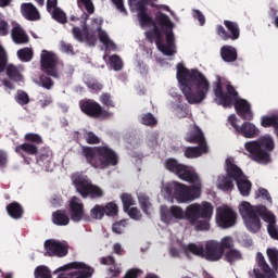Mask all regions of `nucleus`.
Wrapping results in <instances>:
<instances>
[{
  "mask_svg": "<svg viewBox=\"0 0 278 278\" xmlns=\"http://www.w3.org/2000/svg\"><path fill=\"white\" fill-rule=\"evenodd\" d=\"M151 3V0H129L131 12H137L139 23L146 30V36L150 42L155 40L156 47L164 55H175V34L173 28L175 24L164 13L156 14V23L147 14L144 5ZM160 25V27H157Z\"/></svg>",
  "mask_w": 278,
  "mask_h": 278,
  "instance_id": "nucleus-1",
  "label": "nucleus"
},
{
  "mask_svg": "<svg viewBox=\"0 0 278 278\" xmlns=\"http://www.w3.org/2000/svg\"><path fill=\"white\" fill-rule=\"evenodd\" d=\"M165 167L170 173H175L182 181L192 184L191 188L177 181L163 185L161 192L167 201L173 203V194L177 203H190V201H194L201 197V178L194 168L179 164L175 159L166 160Z\"/></svg>",
  "mask_w": 278,
  "mask_h": 278,
  "instance_id": "nucleus-2",
  "label": "nucleus"
},
{
  "mask_svg": "<svg viewBox=\"0 0 278 278\" xmlns=\"http://www.w3.org/2000/svg\"><path fill=\"white\" fill-rule=\"evenodd\" d=\"M177 79L185 99L190 105H199L207 99L210 80L197 70H188L182 64L177 65Z\"/></svg>",
  "mask_w": 278,
  "mask_h": 278,
  "instance_id": "nucleus-3",
  "label": "nucleus"
},
{
  "mask_svg": "<svg viewBox=\"0 0 278 278\" xmlns=\"http://www.w3.org/2000/svg\"><path fill=\"white\" fill-rule=\"evenodd\" d=\"M215 103L229 108L235 102V110L237 114L243 118V121H253V111H251V104L244 99H238V92L226 80L217 78L215 84Z\"/></svg>",
  "mask_w": 278,
  "mask_h": 278,
  "instance_id": "nucleus-4",
  "label": "nucleus"
},
{
  "mask_svg": "<svg viewBox=\"0 0 278 278\" xmlns=\"http://www.w3.org/2000/svg\"><path fill=\"white\" fill-rule=\"evenodd\" d=\"M84 155L92 168L105 170L118 164V154L108 146L84 149Z\"/></svg>",
  "mask_w": 278,
  "mask_h": 278,
  "instance_id": "nucleus-5",
  "label": "nucleus"
},
{
  "mask_svg": "<svg viewBox=\"0 0 278 278\" xmlns=\"http://www.w3.org/2000/svg\"><path fill=\"white\" fill-rule=\"evenodd\" d=\"M103 23V20L101 18H94L92 20L91 26L88 28L81 29L74 27L73 28V35L76 38V40H79V42H87L89 46H93L97 42L96 35L98 34L100 41L103 46L106 47V49H111L114 51L116 49V46L114 45V41L110 40V37L108 36V33L104 30H101V25Z\"/></svg>",
  "mask_w": 278,
  "mask_h": 278,
  "instance_id": "nucleus-6",
  "label": "nucleus"
},
{
  "mask_svg": "<svg viewBox=\"0 0 278 278\" xmlns=\"http://www.w3.org/2000/svg\"><path fill=\"white\" fill-rule=\"evenodd\" d=\"M214 216V206L210 202L192 203L187 206V220L198 231H207L210 220Z\"/></svg>",
  "mask_w": 278,
  "mask_h": 278,
  "instance_id": "nucleus-7",
  "label": "nucleus"
},
{
  "mask_svg": "<svg viewBox=\"0 0 278 278\" xmlns=\"http://www.w3.org/2000/svg\"><path fill=\"white\" fill-rule=\"evenodd\" d=\"M262 207H266L264 205L253 206L251 203L243 201L239 204V212L242 216L244 226L247 227L248 231L252 233H257L262 229V220L266 215V213L262 212Z\"/></svg>",
  "mask_w": 278,
  "mask_h": 278,
  "instance_id": "nucleus-8",
  "label": "nucleus"
},
{
  "mask_svg": "<svg viewBox=\"0 0 278 278\" xmlns=\"http://www.w3.org/2000/svg\"><path fill=\"white\" fill-rule=\"evenodd\" d=\"M72 184L83 199H88V197L90 199H101L105 194V191L101 187L92 185L88 176L84 174H74L72 176Z\"/></svg>",
  "mask_w": 278,
  "mask_h": 278,
  "instance_id": "nucleus-9",
  "label": "nucleus"
},
{
  "mask_svg": "<svg viewBox=\"0 0 278 278\" xmlns=\"http://www.w3.org/2000/svg\"><path fill=\"white\" fill-rule=\"evenodd\" d=\"M226 173H228V176L232 177L233 181H236L241 197H249V194H251L253 184H251V180H249L244 173H242V169L236 165V160H233V157H228L226 160Z\"/></svg>",
  "mask_w": 278,
  "mask_h": 278,
  "instance_id": "nucleus-10",
  "label": "nucleus"
},
{
  "mask_svg": "<svg viewBox=\"0 0 278 278\" xmlns=\"http://www.w3.org/2000/svg\"><path fill=\"white\" fill-rule=\"evenodd\" d=\"M160 214L162 223L173 225L175 220H184L185 218L188 220V206L185 211L178 205H172L169 208L168 206H161Z\"/></svg>",
  "mask_w": 278,
  "mask_h": 278,
  "instance_id": "nucleus-11",
  "label": "nucleus"
},
{
  "mask_svg": "<svg viewBox=\"0 0 278 278\" xmlns=\"http://www.w3.org/2000/svg\"><path fill=\"white\" fill-rule=\"evenodd\" d=\"M216 224L222 229H229L236 225V212L227 205H222L216 210Z\"/></svg>",
  "mask_w": 278,
  "mask_h": 278,
  "instance_id": "nucleus-12",
  "label": "nucleus"
},
{
  "mask_svg": "<svg viewBox=\"0 0 278 278\" xmlns=\"http://www.w3.org/2000/svg\"><path fill=\"white\" fill-rule=\"evenodd\" d=\"M40 60L42 71L51 77H58V55L51 51L42 50Z\"/></svg>",
  "mask_w": 278,
  "mask_h": 278,
  "instance_id": "nucleus-13",
  "label": "nucleus"
},
{
  "mask_svg": "<svg viewBox=\"0 0 278 278\" xmlns=\"http://www.w3.org/2000/svg\"><path fill=\"white\" fill-rule=\"evenodd\" d=\"M244 149L249 156L260 164H268L270 162V154L262 151L257 140L248 141L244 143Z\"/></svg>",
  "mask_w": 278,
  "mask_h": 278,
  "instance_id": "nucleus-14",
  "label": "nucleus"
},
{
  "mask_svg": "<svg viewBox=\"0 0 278 278\" xmlns=\"http://www.w3.org/2000/svg\"><path fill=\"white\" fill-rule=\"evenodd\" d=\"M43 247L46 255L50 257H64L68 253V245L55 239L46 240Z\"/></svg>",
  "mask_w": 278,
  "mask_h": 278,
  "instance_id": "nucleus-15",
  "label": "nucleus"
},
{
  "mask_svg": "<svg viewBox=\"0 0 278 278\" xmlns=\"http://www.w3.org/2000/svg\"><path fill=\"white\" fill-rule=\"evenodd\" d=\"M225 255V250L220 248V242L216 240H208L204 248V258L208 262H218Z\"/></svg>",
  "mask_w": 278,
  "mask_h": 278,
  "instance_id": "nucleus-16",
  "label": "nucleus"
},
{
  "mask_svg": "<svg viewBox=\"0 0 278 278\" xmlns=\"http://www.w3.org/2000/svg\"><path fill=\"white\" fill-rule=\"evenodd\" d=\"M80 109L84 114H87V116H93L96 118H110V116H112V113L103 111L101 104L92 102L91 100L84 102L80 105Z\"/></svg>",
  "mask_w": 278,
  "mask_h": 278,
  "instance_id": "nucleus-17",
  "label": "nucleus"
},
{
  "mask_svg": "<svg viewBox=\"0 0 278 278\" xmlns=\"http://www.w3.org/2000/svg\"><path fill=\"white\" fill-rule=\"evenodd\" d=\"M70 215L74 223L84 220V217L86 216L84 213V203L77 197H74L70 200Z\"/></svg>",
  "mask_w": 278,
  "mask_h": 278,
  "instance_id": "nucleus-18",
  "label": "nucleus"
},
{
  "mask_svg": "<svg viewBox=\"0 0 278 278\" xmlns=\"http://www.w3.org/2000/svg\"><path fill=\"white\" fill-rule=\"evenodd\" d=\"M262 212L263 214H265L263 217L264 222L268 223L267 231L270 238H274V240H278V228L276 224L275 214H273V212L268 211V208L266 207H262Z\"/></svg>",
  "mask_w": 278,
  "mask_h": 278,
  "instance_id": "nucleus-19",
  "label": "nucleus"
},
{
  "mask_svg": "<svg viewBox=\"0 0 278 278\" xmlns=\"http://www.w3.org/2000/svg\"><path fill=\"white\" fill-rule=\"evenodd\" d=\"M256 262L263 271V274H257V270L254 269V274L256 278H277V275L270 267L267 265L266 260L262 253L256 254Z\"/></svg>",
  "mask_w": 278,
  "mask_h": 278,
  "instance_id": "nucleus-20",
  "label": "nucleus"
},
{
  "mask_svg": "<svg viewBox=\"0 0 278 278\" xmlns=\"http://www.w3.org/2000/svg\"><path fill=\"white\" fill-rule=\"evenodd\" d=\"M185 140L190 143L205 144V137L201 129L197 126H191L185 137Z\"/></svg>",
  "mask_w": 278,
  "mask_h": 278,
  "instance_id": "nucleus-21",
  "label": "nucleus"
},
{
  "mask_svg": "<svg viewBox=\"0 0 278 278\" xmlns=\"http://www.w3.org/2000/svg\"><path fill=\"white\" fill-rule=\"evenodd\" d=\"M12 40L15 45H27L29 42V36L21 25L16 24L11 31Z\"/></svg>",
  "mask_w": 278,
  "mask_h": 278,
  "instance_id": "nucleus-22",
  "label": "nucleus"
},
{
  "mask_svg": "<svg viewBox=\"0 0 278 278\" xmlns=\"http://www.w3.org/2000/svg\"><path fill=\"white\" fill-rule=\"evenodd\" d=\"M21 12L27 21H40V12L31 3H23L21 5Z\"/></svg>",
  "mask_w": 278,
  "mask_h": 278,
  "instance_id": "nucleus-23",
  "label": "nucleus"
},
{
  "mask_svg": "<svg viewBox=\"0 0 278 278\" xmlns=\"http://www.w3.org/2000/svg\"><path fill=\"white\" fill-rule=\"evenodd\" d=\"M180 249L186 253V255H197L198 257H204L205 248L199 243H180Z\"/></svg>",
  "mask_w": 278,
  "mask_h": 278,
  "instance_id": "nucleus-24",
  "label": "nucleus"
},
{
  "mask_svg": "<svg viewBox=\"0 0 278 278\" xmlns=\"http://www.w3.org/2000/svg\"><path fill=\"white\" fill-rule=\"evenodd\" d=\"M238 134H241L243 138H256V136H260V128L251 122H244Z\"/></svg>",
  "mask_w": 278,
  "mask_h": 278,
  "instance_id": "nucleus-25",
  "label": "nucleus"
},
{
  "mask_svg": "<svg viewBox=\"0 0 278 278\" xmlns=\"http://www.w3.org/2000/svg\"><path fill=\"white\" fill-rule=\"evenodd\" d=\"M210 149L206 143H199V147H189L185 151V155L189 159L201 157L204 153H207Z\"/></svg>",
  "mask_w": 278,
  "mask_h": 278,
  "instance_id": "nucleus-26",
  "label": "nucleus"
},
{
  "mask_svg": "<svg viewBox=\"0 0 278 278\" xmlns=\"http://www.w3.org/2000/svg\"><path fill=\"white\" fill-rule=\"evenodd\" d=\"M101 264H103L104 266H111L109 268L110 278L118 277V275H121V267L116 266V262L114 261V257L112 256L103 257L101 260Z\"/></svg>",
  "mask_w": 278,
  "mask_h": 278,
  "instance_id": "nucleus-27",
  "label": "nucleus"
},
{
  "mask_svg": "<svg viewBox=\"0 0 278 278\" xmlns=\"http://www.w3.org/2000/svg\"><path fill=\"white\" fill-rule=\"evenodd\" d=\"M216 186L218 190H233V177L229 176V173L226 176H219Z\"/></svg>",
  "mask_w": 278,
  "mask_h": 278,
  "instance_id": "nucleus-28",
  "label": "nucleus"
},
{
  "mask_svg": "<svg viewBox=\"0 0 278 278\" xmlns=\"http://www.w3.org/2000/svg\"><path fill=\"white\" fill-rule=\"evenodd\" d=\"M220 55L224 62H236L238 58V53L236 52V48L231 46H224L220 50Z\"/></svg>",
  "mask_w": 278,
  "mask_h": 278,
  "instance_id": "nucleus-29",
  "label": "nucleus"
},
{
  "mask_svg": "<svg viewBox=\"0 0 278 278\" xmlns=\"http://www.w3.org/2000/svg\"><path fill=\"white\" fill-rule=\"evenodd\" d=\"M257 142L261 147V151L268 153L275 149V141L271 136L265 135L257 139Z\"/></svg>",
  "mask_w": 278,
  "mask_h": 278,
  "instance_id": "nucleus-30",
  "label": "nucleus"
},
{
  "mask_svg": "<svg viewBox=\"0 0 278 278\" xmlns=\"http://www.w3.org/2000/svg\"><path fill=\"white\" fill-rule=\"evenodd\" d=\"M138 201L144 214L149 215L151 214V212H153V204H151V201L149 200V195L144 193H138Z\"/></svg>",
  "mask_w": 278,
  "mask_h": 278,
  "instance_id": "nucleus-31",
  "label": "nucleus"
},
{
  "mask_svg": "<svg viewBox=\"0 0 278 278\" xmlns=\"http://www.w3.org/2000/svg\"><path fill=\"white\" fill-rule=\"evenodd\" d=\"M52 220L54 225H59L61 227H64L71 223V218H68V215H66V212L64 211H56L53 213Z\"/></svg>",
  "mask_w": 278,
  "mask_h": 278,
  "instance_id": "nucleus-32",
  "label": "nucleus"
},
{
  "mask_svg": "<svg viewBox=\"0 0 278 278\" xmlns=\"http://www.w3.org/2000/svg\"><path fill=\"white\" fill-rule=\"evenodd\" d=\"M7 212L11 218H21L23 216V207L21 204L13 202L7 206Z\"/></svg>",
  "mask_w": 278,
  "mask_h": 278,
  "instance_id": "nucleus-33",
  "label": "nucleus"
},
{
  "mask_svg": "<svg viewBox=\"0 0 278 278\" xmlns=\"http://www.w3.org/2000/svg\"><path fill=\"white\" fill-rule=\"evenodd\" d=\"M24 153H28V155H36L38 153V148L30 143H23L15 148V153L23 155Z\"/></svg>",
  "mask_w": 278,
  "mask_h": 278,
  "instance_id": "nucleus-34",
  "label": "nucleus"
},
{
  "mask_svg": "<svg viewBox=\"0 0 278 278\" xmlns=\"http://www.w3.org/2000/svg\"><path fill=\"white\" fill-rule=\"evenodd\" d=\"M21 71H23V68L18 70L12 64L7 65V75L10 77V79H13V81H21L23 79Z\"/></svg>",
  "mask_w": 278,
  "mask_h": 278,
  "instance_id": "nucleus-35",
  "label": "nucleus"
},
{
  "mask_svg": "<svg viewBox=\"0 0 278 278\" xmlns=\"http://www.w3.org/2000/svg\"><path fill=\"white\" fill-rule=\"evenodd\" d=\"M261 125H262V127H274V129L277 131V129H278V114L271 115V116H263L261 118Z\"/></svg>",
  "mask_w": 278,
  "mask_h": 278,
  "instance_id": "nucleus-36",
  "label": "nucleus"
},
{
  "mask_svg": "<svg viewBox=\"0 0 278 278\" xmlns=\"http://www.w3.org/2000/svg\"><path fill=\"white\" fill-rule=\"evenodd\" d=\"M224 25H226L228 31L230 33L231 36H229V38H231V40H238V38H240V28H238V24L225 21Z\"/></svg>",
  "mask_w": 278,
  "mask_h": 278,
  "instance_id": "nucleus-37",
  "label": "nucleus"
},
{
  "mask_svg": "<svg viewBox=\"0 0 278 278\" xmlns=\"http://www.w3.org/2000/svg\"><path fill=\"white\" fill-rule=\"evenodd\" d=\"M17 58L21 62H31L34 50L31 48H23L17 51Z\"/></svg>",
  "mask_w": 278,
  "mask_h": 278,
  "instance_id": "nucleus-38",
  "label": "nucleus"
},
{
  "mask_svg": "<svg viewBox=\"0 0 278 278\" xmlns=\"http://www.w3.org/2000/svg\"><path fill=\"white\" fill-rule=\"evenodd\" d=\"M90 216L94 220H101L105 216V207L103 205L96 204L90 210Z\"/></svg>",
  "mask_w": 278,
  "mask_h": 278,
  "instance_id": "nucleus-39",
  "label": "nucleus"
},
{
  "mask_svg": "<svg viewBox=\"0 0 278 278\" xmlns=\"http://www.w3.org/2000/svg\"><path fill=\"white\" fill-rule=\"evenodd\" d=\"M255 199H258V201H267L269 205H273V198H270L268 190L264 188H258V190L255 191Z\"/></svg>",
  "mask_w": 278,
  "mask_h": 278,
  "instance_id": "nucleus-40",
  "label": "nucleus"
},
{
  "mask_svg": "<svg viewBox=\"0 0 278 278\" xmlns=\"http://www.w3.org/2000/svg\"><path fill=\"white\" fill-rule=\"evenodd\" d=\"M77 7L79 10H86L88 14H94V4L92 0H77Z\"/></svg>",
  "mask_w": 278,
  "mask_h": 278,
  "instance_id": "nucleus-41",
  "label": "nucleus"
},
{
  "mask_svg": "<svg viewBox=\"0 0 278 278\" xmlns=\"http://www.w3.org/2000/svg\"><path fill=\"white\" fill-rule=\"evenodd\" d=\"M121 199L124 205V212H126L127 210H130L131 205H136V201H134V198L131 197V194L123 193L121 195Z\"/></svg>",
  "mask_w": 278,
  "mask_h": 278,
  "instance_id": "nucleus-42",
  "label": "nucleus"
},
{
  "mask_svg": "<svg viewBox=\"0 0 278 278\" xmlns=\"http://www.w3.org/2000/svg\"><path fill=\"white\" fill-rule=\"evenodd\" d=\"M225 257L227 262L230 264H233V262H238L239 260H242V254L238 250H230L225 254Z\"/></svg>",
  "mask_w": 278,
  "mask_h": 278,
  "instance_id": "nucleus-43",
  "label": "nucleus"
},
{
  "mask_svg": "<svg viewBox=\"0 0 278 278\" xmlns=\"http://www.w3.org/2000/svg\"><path fill=\"white\" fill-rule=\"evenodd\" d=\"M174 111L178 118H186L188 116V106L186 104L174 105Z\"/></svg>",
  "mask_w": 278,
  "mask_h": 278,
  "instance_id": "nucleus-44",
  "label": "nucleus"
},
{
  "mask_svg": "<svg viewBox=\"0 0 278 278\" xmlns=\"http://www.w3.org/2000/svg\"><path fill=\"white\" fill-rule=\"evenodd\" d=\"M35 278H51V271L45 266L35 269Z\"/></svg>",
  "mask_w": 278,
  "mask_h": 278,
  "instance_id": "nucleus-45",
  "label": "nucleus"
},
{
  "mask_svg": "<svg viewBox=\"0 0 278 278\" xmlns=\"http://www.w3.org/2000/svg\"><path fill=\"white\" fill-rule=\"evenodd\" d=\"M104 214L106 216H116L118 214V205L114 202H110L104 206Z\"/></svg>",
  "mask_w": 278,
  "mask_h": 278,
  "instance_id": "nucleus-46",
  "label": "nucleus"
},
{
  "mask_svg": "<svg viewBox=\"0 0 278 278\" xmlns=\"http://www.w3.org/2000/svg\"><path fill=\"white\" fill-rule=\"evenodd\" d=\"M52 18L58 21V23H66V13H64L60 8H55L52 12Z\"/></svg>",
  "mask_w": 278,
  "mask_h": 278,
  "instance_id": "nucleus-47",
  "label": "nucleus"
},
{
  "mask_svg": "<svg viewBox=\"0 0 278 278\" xmlns=\"http://www.w3.org/2000/svg\"><path fill=\"white\" fill-rule=\"evenodd\" d=\"M266 253L269 262H271L274 266H278V250L275 248H269L267 249Z\"/></svg>",
  "mask_w": 278,
  "mask_h": 278,
  "instance_id": "nucleus-48",
  "label": "nucleus"
},
{
  "mask_svg": "<svg viewBox=\"0 0 278 278\" xmlns=\"http://www.w3.org/2000/svg\"><path fill=\"white\" fill-rule=\"evenodd\" d=\"M110 65L114 71H121V68H123V61L121 60V56L112 55L110 58Z\"/></svg>",
  "mask_w": 278,
  "mask_h": 278,
  "instance_id": "nucleus-49",
  "label": "nucleus"
},
{
  "mask_svg": "<svg viewBox=\"0 0 278 278\" xmlns=\"http://www.w3.org/2000/svg\"><path fill=\"white\" fill-rule=\"evenodd\" d=\"M126 227H127V220H121V222L114 223L112 229L114 233H123Z\"/></svg>",
  "mask_w": 278,
  "mask_h": 278,
  "instance_id": "nucleus-50",
  "label": "nucleus"
},
{
  "mask_svg": "<svg viewBox=\"0 0 278 278\" xmlns=\"http://www.w3.org/2000/svg\"><path fill=\"white\" fill-rule=\"evenodd\" d=\"M125 212H127L128 216H130L132 220H140V218H142V214L140 213V210H138V207H130L127 208Z\"/></svg>",
  "mask_w": 278,
  "mask_h": 278,
  "instance_id": "nucleus-51",
  "label": "nucleus"
},
{
  "mask_svg": "<svg viewBox=\"0 0 278 278\" xmlns=\"http://www.w3.org/2000/svg\"><path fill=\"white\" fill-rule=\"evenodd\" d=\"M141 123L143 125H157V119L151 113H148L142 116Z\"/></svg>",
  "mask_w": 278,
  "mask_h": 278,
  "instance_id": "nucleus-52",
  "label": "nucleus"
},
{
  "mask_svg": "<svg viewBox=\"0 0 278 278\" xmlns=\"http://www.w3.org/2000/svg\"><path fill=\"white\" fill-rule=\"evenodd\" d=\"M15 99L20 103V105H27V103H29V96H27V93H25L24 91H18Z\"/></svg>",
  "mask_w": 278,
  "mask_h": 278,
  "instance_id": "nucleus-53",
  "label": "nucleus"
},
{
  "mask_svg": "<svg viewBox=\"0 0 278 278\" xmlns=\"http://www.w3.org/2000/svg\"><path fill=\"white\" fill-rule=\"evenodd\" d=\"M219 247L223 251H225V249H231V247H233V239H231V237H224L219 241Z\"/></svg>",
  "mask_w": 278,
  "mask_h": 278,
  "instance_id": "nucleus-54",
  "label": "nucleus"
},
{
  "mask_svg": "<svg viewBox=\"0 0 278 278\" xmlns=\"http://www.w3.org/2000/svg\"><path fill=\"white\" fill-rule=\"evenodd\" d=\"M7 62H8V54L5 53V50L3 49V47L0 46V73H3Z\"/></svg>",
  "mask_w": 278,
  "mask_h": 278,
  "instance_id": "nucleus-55",
  "label": "nucleus"
},
{
  "mask_svg": "<svg viewBox=\"0 0 278 278\" xmlns=\"http://www.w3.org/2000/svg\"><path fill=\"white\" fill-rule=\"evenodd\" d=\"M25 140H28V142H36L37 144H40L42 142V138L40 135L36 134H26Z\"/></svg>",
  "mask_w": 278,
  "mask_h": 278,
  "instance_id": "nucleus-56",
  "label": "nucleus"
},
{
  "mask_svg": "<svg viewBox=\"0 0 278 278\" xmlns=\"http://www.w3.org/2000/svg\"><path fill=\"white\" fill-rule=\"evenodd\" d=\"M85 138L88 142V144H99V137L94 135V132H87L85 135Z\"/></svg>",
  "mask_w": 278,
  "mask_h": 278,
  "instance_id": "nucleus-57",
  "label": "nucleus"
},
{
  "mask_svg": "<svg viewBox=\"0 0 278 278\" xmlns=\"http://www.w3.org/2000/svg\"><path fill=\"white\" fill-rule=\"evenodd\" d=\"M228 123L231 125V127H233L235 131H237V134L240 131V127L238 125V117L236 115H230L228 117Z\"/></svg>",
  "mask_w": 278,
  "mask_h": 278,
  "instance_id": "nucleus-58",
  "label": "nucleus"
},
{
  "mask_svg": "<svg viewBox=\"0 0 278 278\" xmlns=\"http://www.w3.org/2000/svg\"><path fill=\"white\" fill-rule=\"evenodd\" d=\"M100 100L104 105H108L109 108L114 106V102H112V98L108 93L102 94Z\"/></svg>",
  "mask_w": 278,
  "mask_h": 278,
  "instance_id": "nucleus-59",
  "label": "nucleus"
},
{
  "mask_svg": "<svg viewBox=\"0 0 278 278\" xmlns=\"http://www.w3.org/2000/svg\"><path fill=\"white\" fill-rule=\"evenodd\" d=\"M61 51L63 53H67V55H71V54H73V46L68 45L64 41H61Z\"/></svg>",
  "mask_w": 278,
  "mask_h": 278,
  "instance_id": "nucleus-60",
  "label": "nucleus"
},
{
  "mask_svg": "<svg viewBox=\"0 0 278 278\" xmlns=\"http://www.w3.org/2000/svg\"><path fill=\"white\" fill-rule=\"evenodd\" d=\"M193 18H198L200 25H205V16L201 11L199 10H193Z\"/></svg>",
  "mask_w": 278,
  "mask_h": 278,
  "instance_id": "nucleus-61",
  "label": "nucleus"
},
{
  "mask_svg": "<svg viewBox=\"0 0 278 278\" xmlns=\"http://www.w3.org/2000/svg\"><path fill=\"white\" fill-rule=\"evenodd\" d=\"M114 5H116L117 10L122 12V14H127V9H125V5L123 4V0H112Z\"/></svg>",
  "mask_w": 278,
  "mask_h": 278,
  "instance_id": "nucleus-62",
  "label": "nucleus"
},
{
  "mask_svg": "<svg viewBox=\"0 0 278 278\" xmlns=\"http://www.w3.org/2000/svg\"><path fill=\"white\" fill-rule=\"evenodd\" d=\"M217 34L220 36V38H223V40H229V35L227 34V30H225V27L218 26Z\"/></svg>",
  "mask_w": 278,
  "mask_h": 278,
  "instance_id": "nucleus-63",
  "label": "nucleus"
},
{
  "mask_svg": "<svg viewBox=\"0 0 278 278\" xmlns=\"http://www.w3.org/2000/svg\"><path fill=\"white\" fill-rule=\"evenodd\" d=\"M138 275H140V270L138 269H131L127 271L124 278H138Z\"/></svg>",
  "mask_w": 278,
  "mask_h": 278,
  "instance_id": "nucleus-64",
  "label": "nucleus"
}]
</instances>
